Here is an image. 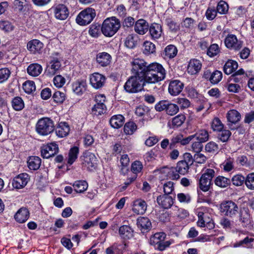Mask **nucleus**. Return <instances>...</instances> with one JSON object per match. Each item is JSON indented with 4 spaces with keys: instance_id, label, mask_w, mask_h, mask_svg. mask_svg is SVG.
<instances>
[{
    "instance_id": "nucleus-39",
    "label": "nucleus",
    "mask_w": 254,
    "mask_h": 254,
    "mask_svg": "<svg viewBox=\"0 0 254 254\" xmlns=\"http://www.w3.org/2000/svg\"><path fill=\"white\" fill-rule=\"evenodd\" d=\"M138 36L136 34H129L126 38L125 46L129 49L134 48L137 45Z\"/></svg>"
},
{
    "instance_id": "nucleus-43",
    "label": "nucleus",
    "mask_w": 254,
    "mask_h": 254,
    "mask_svg": "<svg viewBox=\"0 0 254 254\" xmlns=\"http://www.w3.org/2000/svg\"><path fill=\"white\" fill-rule=\"evenodd\" d=\"M143 47V53L146 55L154 54L156 52L155 45L150 41H145Z\"/></svg>"
},
{
    "instance_id": "nucleus-24",
    "label": "nucleus",
    "mask_w": 254,
    "mask_h": 254,
    "mask_svg": "<svg viewBox=\"0 0 254 254\" xmlns=\"http://www.w3.org/2000/svg\"><path fill=\"white\" fill-rule=\"evenodd\" d=\"M146 208L147 204L144 200L138 199L134 201L132 210L135 213L142 214L145 213Z\"/></svg>"
},
{
    "instance_id": "nucleus-49",
    "label": "nucleus",
    "mask_w": 254,
    "mask_h": 254,
    "mask_svg": "<svg viewBox=\"0 0 254 254\" xmlns=\"http://www.w3.org/2000/svg\"><path fill=\"white\" fill-rule=\"evenodd\" d=\"M101 27L100 25L96 23L92 24L89 30V34L93 37H98L100 35Z\"/></svg>"
},
{
    "instance_id": "nucleus-45",
    "label": "nucleus",
    "mask_w": 254,
    "mask_h": 254,
    "mask_svg": "<svg viewBox=\"0 0 254 254\" xmlns=\"http://www.w3.org/2000/svg\"><path fill=\"white\" fill-rule=\"evenodd\" d=\"M12 108L15 111H20L24 107V103L22 99L18 96L15 97L11 101Z\"/></svg>"
},
{
    "instance_id": "nucleus-25",
    "label": "nucleus",
    "mask_w": 254,
    "mask_h": 254,
    "mask_svg": "<svg viewBox=\"0 0 254 254\" xmlns=\"http://www.w3.org/2000/svg\"><path fill=\"white\" fill-rule=\"evenodd\" d=\"M55 129L56 135L61 138L67 136L70 130L68 124L65 122H61Z\"/></svg>"
},
{
    "instance_id": "nucleus-14",
    "label": "nucleus",
    "mask_w": 254,
    "mask_h": 254,
    "mask_svg": "<svg viewBox=\"0 0 254 254\" xmlns=\"http://www.w3.org/2000/svg\"><path fill=\"white\" fill-rule=\"evenodd\" d=\"M227 119L228 122L227 125L231 130L236 129L233 127V125L239 122L241 119L240 113L236 110H231L227 113Z\"/></svg>"
},
{
    "instance_id": "nucleus-56",
    "label": "nucleus",
    "mask_w": 254,
    "mask_h": 254,
    "mask_svg": "<svg viewBox=\"0 0 254 254\" xmlns=\"http://www.w3.org/2000/svg\"><path fill=\"white\" fill-rule=\"evenodd\" d=\"M205 150L209 153L218 152L219 150V147L218 144L213 141L208 142L205 147Z\"/></svg>"
},
{
    "instance_id": "nucleus-42",
    "label": "nucleus",
    "mask_w": 254,
    "mask_h": 254,
    "mask_svg": "<svg viewBox=\"0 0 254 254\" xmlns=\"http://www.w3.org/2000/svg\"><path fill=\"white\" fill-rule=\"evenodd\" d=\"M166 234L164 233H157L151 236L150 239V244L154 246L164 241Z\"/></svg>"
},
{
    "instance_id": "nucleus-5",
    "label": "nucleus",
    "mask_w": 254,
    "mask_h": 254,
    "mask_svg": "<svg viewBox=\"0 0 254 254\" xmlns=\"http://www.w3.org/2000/svg\"><path fill=\"white\" fill-rule=\"evenodd\" d=\"M131 72L135 76L145 78L147 72L149 64L142 59H135L131 63Z\"/></svg>"
},
{
    "instance_id": "nucleus-47",
    "label": "nucleus",
    "mask_w": 254,
    "mask_h": 254,
    "mask_svg": "<svg viewBox=\"0 0 254 254\" xmlns=\"http://www.w3.org/2000/svg\"><path fill=\"white\" fill-rule=\"evenodd\" d=\"M176 168L180 174L185 175L188 173L190 166L185 161H180L178 162Z\"/></svg>"
},
{
    "instance_id": "nucleus-54",
    "label": "nucleus",
    "mask_w": 254,
    "mask_h": 254,
    "mask_svg": "<svg viewBox=\"0 0 254 254\" xmlns=\"http://www.w3.org/2000/svg\"><path fill=\"white\" fill-rule=\"evenodd\" d=\"M220 133L218 135V138L223 142H226L228 141L231 135V131L228 129H222L219 131Z\"/></svg>"
},
{
    "instance_id": "nucleus-13",
    "label": "nucleus",
    "mask_w": 254,
    "mask_h": 254,
    "mask_svg": "<svg viewBox=\"0 0 254 254\" xmlns=\"http://www.w3.org/2000/svg\"><path fill=\"white\" fill-rule=\"evenodd\" d=\"M29 181V175L27 173H22L14 178L12 185L14 188L20 189L24 188Z\"/></svg>"
},
{
    "instance_id": "nucleus-28",
    "label": "nucleus",
    "mask_w": 254,
    "mask_h": 254,
    "mask_svg": "<svg viewBox=\"0 0 254 254\" xmlns=\"http://www.w3.org/2000/svg\"><path fill=\"white\" fill-rule=\"evenodd\" d=\"M111 56L106 52L99 53L96 56V61L99 64L102 66L108 65L111 61Z\"/></svg>"
},
{
    "instance_id": "nucleus-44",
    "label": "nucleus",
    "mask_w": 254,
    "mask_h": 254,
    "mask_svg": "<svg viewBox=\"0 0 254 254\" xmlns=\"http://www.w3.org/2000/svg\"><path fill=\"white\" fill-rule=\"evenodd\" d=\"M178 50L177 48L173 45L167 46L164 50V55L166 58L173 59L177 54Z\"/></svg>"
},
{
    "instance_id": "nucleus-17",
    "label": "nucleus",
    "mask_w": 254,
    "mask_h": 254,
    "mask_svg": "<svg viewBox=\"0 0 254 254\" xmlns=\"http://www.w3.org/2000/svg\"><path fill=\"white\" fill-rule=\"evenodd\" d=\"M191 136H188L186 138L183 137L182 134H178L174 135L170 143V148L172 149L175 147L177 143H180L181 145H185L190 143L191 140Z\"/></svg>"
},
{
    "instance_id": "nucleus-57",
    "label": "nucleus",
    "mask_w": 254,
    "mask_h": 254,
    "mask_svg": "<svg viewBox=\"0 0 254 254\" xmlns=\"http://www.w3.org/2000/svg\"><path fill=\"white\" fill-rule=\"evenodd\" d=\"M228 4L223 0H220L217 4V11L221 14H225L228 11Z\"/></svg>"
},
{
    "instance_id": "nucleus-8",
    "label": "nucleus",
    "mask_w": 254,
    "mask_h": 254,
    "mask_svg": "<svg viewBox=\"0 0 254 254\" xmlns=\"http://www.w3.org/2000/svg\"><path fill=\"white\" fill-rule=\"evenodd\" d=\"M220 210L225 215L234 218L239 212V207L234 202L229 200L224 201L220 204Z\"/></svg>"
},
{
    "instance_id": "nucleus-58",
    "label": "nucleus",
    "mask_w": 254,
    "mask_h": 254,
    "mask_svg": "<svg viewBox=\"0 0 254 254\" xmlns=\"http://www.w3.org/2000/svg\"><path fill=\"white\" fill-rule=\"evenodd\" d=\"M143 169V165L140 161H134L131 166V171L133 173V175H136L141 172Z\"/></svg>"
},
{
    "instance_id": "nucleus-27",
    "label": "nucleus",
    "mask_w": 254,
    "mask_h": 254,
    "mask_svg": "<svg viewBox=\"0 0 254 254\" xmlns=\"http://www.w3.org/2000/svg\"><path fill=\"white\" fill-rule=\"evenodd\" d=\"M149 33L153 39H158L163 33L162 28L161 25L158 23H152L149 27Z\"/></svg>"
},
{
    "instance_id": "nucleus-64",
    "label": "nucleus",
    "mask_w": 254,
    "mask_h": 254,
    "mask_svg": "<svg viewBox=\"0 0 254 254\" xmlns=\"http://www.w3.org/2000/svg\"><path fill=\"white\" fill-rule=\"evenodd\" d=\"M10 71L7 68H2L0 69V83H2L8 79L10 75Z\"/></svg>"
},
{
    "instance_id": "nucleus-6",
    "label": "nucleus",
    "mask_w": 254,
    "mask_h": 254,
    "mask_svg": "<svg viewBox=\"0 0 254 254\" xmlns=\"http://www.w3.org/2000/svg\"><path fill=\"white\" fill-rule=\"evenodd\" d=\"M96 16L94 8L88 7L81 11L77 15L76 21L80 25H85L90 23Z\"/></svg>"
},
{
    "instance_id": "nucleus-15",
    "label": "nucleus",
    "mask_w": 254,
    "mask_h": 254,
    "mask_svg": "<svg viewBox=\"0 0 254 254\" xmlns=\"http://www.w3.org/2000/svg\"><path fill=\"white\" fill-rule=\"evenodd\" d=\"M226 46L235 50H239L242 47V42L238 41L235 35H228L225 40Z\"/></svg>"
},
{
    "instance_id": "nucleus-22",
    "label": "nucleus",
    "mask_w": 254,
    "mask_h": 254,
    "mask_svg": "<svg viewBox=\"0 0 254 254\" xmlns=\"http://www.w3.org/2000/svg\"><path fill=\"white\" fill-rule=\"evenodd\" d=\"M55 17L60 20H64L68 16V10L64 4H59L54 8Z\"/></svg>"
},
{
    "instance_id": "nucleus-38",
    "label": "nucleus",
    "mask_w": 254,
    "mask_h": 254,
    "mask_svg": "<svg viewBox=\"0 0 254 254\" xmlns=\"http://www.w3.org/2000/svg\"><path fill=\"white\" fill-rule=\"evenodd\" d=\"M189 136H191V140L195 138L197 140L201 142H206L209 138L208 132L205 129L200 130L195 134L190 135Z\"/></svg>"
},
{
    "instance_id": "nucleus-9",
    "label": "nucleus",
    "mask_w": 254,
    "mask_h": 254,
    "mask_svg": "<svg viewBox=\"0 0 254 254\" xmlns=\"http://www.w3.org/2000/svg\"><path fill=\"white\" fill-rule=\"evenodd\" d=\"M50 62L46 69V73L49 76H53L61 66V58L58 53L53 54L50 57Z\"/></svg>"
},
{
    "instance_id": "nucleus-48",
    "label": "nucleus",
    "mask_w": 254,
    "mask_h": 254,
    "mask_svg": "<svg viewBox=\"0 0 254 254\" xmlns=\"http://www.w3.org/2000/svg\"><path fill=\"white\" fill-rule=\"evenodd\" d=\"M106 111V106L104 104L96 103L92 108V113L96 115L99 116L103 114Z\"/></svg>"
},
{
    "instance_id": "nucleus-7",
    "label": "nucleus",
    "mask_w": 254,
    "mask_h": 254,
    "mask_svg": "<svg viewBox=\"0 0 254 254\" xmlns=\"http://www.w3.org/2000/svg\"><path fill=\"white\" fill-rule=\"evenodd\" d=\"M215 173L213 169H207L202 174L199 181V187L201 190L207 191L209 190Z\"/></svg>"
},
{
    "instance_id": "nucleus-11",
    "label": "nucleus",
    "mask_w": 254,
    "mask_h": 254,
    "mask_svg": "<svg viewBox=\"0 0 254 254\" xmlns=\"http://www.w3.org/2000/svg\"><path fill=\"white\" fill-rule=\"evenodd\" d=\"M59 152L58 145L55 142L43 145L41 147V156L44 158H49L55 156Z\"/></svg>"
},
{
    "instance_id": "nucleus-3",
    "label": "nucleus",
    "mask_w": 254,
    "mask_h": 254,
    "mask_svg": "<svg viewBox=\"0 0 254 254\" xmlns=\"http://www.w3.org/2000/svg\"><path fill=\"white\" fill-rule=\"evenodd\" d=\"M146 84L143 78L137 76H130L125 83L124 88L129 93H135L141 91Z\"/></svg>"
},
{
    "instance_id": "nucleus-21",
    "label": "nucleus",
    "mask_w": 254,
    "mask_h": 254,
    "mask_svg": "<svg viewBox=\"0 0 254 254\" xmlns=\"http://www.w3.org/2000/svg\"><path fill=\"white\" fill-rule=\"evenodd\" d=\"M136 224L142 233H146L152 227L151 223L147 217H139L137 219Z\"/></svg>"
},
{
    "instance_id": "nucleus-37",
    "label": "nucleus",
    "mask_w": 254,
    "mask_h": 254,
    "mask_svg": "<svg viewBox=\"0 0 254 254\" xmlns=\"http://www.w3.org/2000/svg\"><path fill=\"white\" fill-rule=\"evenodd\" d=\"M215 185L221 188H225L229 186L231 184L230 179L224 176H218L214 179Z\"/></svg>"
},
{
    "instance_id": "nucleus-36",
    "label": "nucleus",
    "mask_w": 254,
    "mask_h": 254,
    "mask_svg": "<svg viewBox=\"0 0 254 254\" xmlns=\"http://www.w3.org/2000/svg\"><path fill=\"white\" fill-rule=\"evenodd\" d=\"M237 62L233 60H228L225 64L223 68L224 72L226 74H230L237 69Z\"/></svg>"
},
{
    "instance_id": "nucleus-16",
    "label": "nucleus",
    "mask_w": 254,
    "mask_h": 254,
    "mask_svg": "<svg viewBox=\"0 0 254 254\" xmlns=\"http://www.w3.org/2000/svg\"><path fill=\"white\" fill-rule=\"evenodd\" d=\"M87 83L85 79H79L72 83L73 92L78 95H82L87 89Z\"/></svg>"
},
{
    "instance_id": "nucleus-62",
    "label": "nucleus",
    "mask_w": 254,
    "mask_h": 254,
    "mask_svg": "<svg viewBox=\"0 0 254 254\" xmlns=\"http://www.w3.org/2000/svg\"><path fill=\"white\" fill-rule=\"evenodd\" d=\"M211 127L214 131H221L223 129L224 125L218 118H215L212 121Z\"/></svg>"
},
{
    "instance_id": "nucleus-18",
    "label": "nucleus",
    "mask_w": 254,
    "mask_h": 254,
    "mask_svg": "<svg viewBox=\"0 0 254 254\" xmlns=\"http://www.w3.org/2000/svg\"><path fill=\"white\" fill-rule=\"evenodd\" d=\"M158 204L164 209L170 208L174 203L173 198L167 194L160 195L157 198Z\"/></svg>"
},
{
    "instance_id": "nucleus-63",
    "label": "nucleus",
    "mask_w": 254,
    "mask_h": 254,
    "mask_svg": "<svg viewBox=\"0 0 254 254\" xmlns=\"http://www.w3.org/2000/svg\"><path fill=\"white\" fill-rule=\"evenodd\" d=\"M53 98L55 102L62 103L65 100V95L64 92L57 91L54 93Z\"/></svg>"
},
{
    "instance_id": "nucleus-30",
    "label": "nucleus",
    "mask_w": 254,
    "mask_h": 254,
    "mask_svg": "<svg viewBox=\"0 0 254 254\" xmlns=\"http://www.w3.org/2000/svg\"><path fill=\"white\" fill-rule=\"evenodd\" d=\"M29 212L26 208H21L14 215L15 219L19 223L25 222L28 218Z\"/></svg>"
},
{
    "instance_id": "nucleus-59",
    "label": "nucleus",
    "mask_w": 254,
    "mask_h": 254,
    "mask_svg": "<svg viewBox=\"0 0 254 254\" xmlns=\"http://www.w3.org/2000/svg\"><path fill=\"white\" fill-rule=\"evenodd\" d=\"M136 129V126L132 122L127 123L124 126V131L127 134H132Z\"/></svg>"
},
{
    "instance_id": "nucleus-10",
    "label": "nucleus",
    "mask_w": 254,
    "mask_h": 254,
    "mask_svg": "<svg viewBox=\"0 0 254 254\" xmlns=\"http://www.w3.org/2000/svg\"><path fill=\"white\" fill-rule=\"evenodd\" d=\"M82 165L89 170L95 169L97 165V159L94 154L89 151H85L80 157Z\"/></svg>"
},
{
    "instance_id": "nucleus-33",
    "label": "nucleus",
    "mask_w": 254,
    "mask_h": 254,
    "mask_svg": "<svg viewBox=\"0 0 254 254\" xmlns=\"http://www.w3.org/2000/svg\"><path fill=\"white\" fill-rule=\"evenodd\" d=\"M239 221L242 223L247 225L250 222L251 215L248 208L243 207L239 211Z\"/></svg>"
},
{
    "instance_id": "nucleus-53",
    "label": "nucleus",
    "mask_w": 254,
    "mask_h": 254,
    "mask_svg": "<svg viewBox=\"0 0 254 254\" xmlns=\"http://www.w3.org/2000/svg\"><path fill=\"white\" fill-rule=\"evenodd\" d=\"M23 89L26 93L31 94L36 90L35 83L32 81H27L23 83Z\"/></svg>"
},
{
    "instance_id": "nucleus-50",
    "label": "nucleus",
    "mask_w": 254,
    "mask_h": 254,
    "mask_svg": "<svg viewBox=\"0 0 254 254\" xmlns=\"http://www.w3.org/2000/svg\"><path fill=\"white\" fill-rule=\"evenodd\" d=\"M165 23L169 27L170 30L173 32H176L180 29L179 24L175 22L171 18H167L165 20Z\"/></svg>"
},
{
    "instance_id": "nucleus-46",
    "label": "nucleus",
    "mask_w": 254,
    "mask_h": 254,
    "mask_svg": "<svg viewBox=\"0 0 254 254\" xmlns=\"http://www.w3.org/2000/svg\"><path fill=\"white\" fill-rule=\"evenodd\" d=\"M231 180L233 185L239 187L242 186L244 183L245 184L246 177L242 174H237L233 176Z\"/></svg>"
},
{
    "instance_id": "nucleus-60",
    "label": "nucleus",
    "mask_w": 254,
    "mask_h": 254,
    "mask_svg": "<svg viewBox=\"0 0 254 254\" xmlns=\"http://www.w3.org/2000/svg\"><path fill=\"white\" fill-rule=\"evenodd\" d=\"M245 185L251 190H254V173L249 174L246 177Z\"/></svg>"
},
{
    "instance_id": "nucleus-29",
    "label": "nucleus",
    "mask_w": 254,
    "mask_h": 254,
    "mask_svg": "<svg viewBox=\"0 0 254 254\" xmlns=\"http://www.w3.org/2000/svg\"><path fill=\"white\" fill-rule=\"evenodd\" d=\"M119 234L124 239H130L133 236V230L129 226L123 225L119 228Z\"/></svg>"
},
{
    "instance_id": "nucleus-2",
    "label": "nucleus",
    "mask_w": 254,
    "mask_h": 254,
    "mask_svg": "<svg viewBox=\"0 0 254 254\" xmlns=\"http://www.w3.org/2000/svg\"><path fill=\"white\" fill-rule=\"evenodd\" d=\"M121 27L119 19L115 16L106 18L101 26V32L106 37H111L114 35Z\"/></svg>"
},
{
    "instance_id": "nucleus-1",
    "label": "nucleus",
    "mask_w": 254,
    "mask_h": 254,
    "mask_svg": "<svg viewBox=\"0 0 254 254\" xmlns=\"http://www.w3.org/2000/svg\"><path fill=\"white\" fill-rule=\"evenodd\" d=\"M166 74V71L161 64L153 63L149 64L147 72L143 78L146 84H155L164 80Z\"/></svg>"
},
{
    "instance_id": "nucleus-55",
    "label": "nucleus",
    "mask_w": 254,
    "mask_h": 254,
    "mask_svg": "<svg viewBox=\"0 0 254 254\" xmlns=\"http://www.w3.org/2000/svg\"><path fill=\"white\" fill-rule=\"evenodd\" d=\"M179 111V107L178 105L175 104L168 102L167 108L166 109V113L169 115L173 116L177 114Z\"/></svg>"
},
{
    "instance_id": "nucleus-19",
    "label": "nucleus",
    "mask_w": 254,
    "mask_h": 254,
    "mask_svg": "<svg viewBox=\"0 0 254 254\" xmlns=\"http://www.w3.org/2000/svg\"><path fill=\"white\" fill-rule=\"evenodd\" d=\"M184 87V84L179 80H175L170 82L168 91L172 96H176L180 94Z\"/></svg>"
},
{
    "instance_id": "nucleus-31",
    "label": "nucleus",
    "mask_w": 254,
    "mask_h": 254,
    "mask_svg": "<svg viewBox=\"0 0 254 254\" xmlns=\"http://www.w3.org/2000/svg\"><path fill=\"white\" fill-rule=\"evenodd\" d=\"M28 168L31 170H37L41 164V159L40 157L32 156L29 157L27 160Z\"/></svg>"
},
{
    "instance_id": "nucleus-61",
    "label": "nucleus",
    "mask_w": 254,
    "mask_h": 254,
    "mask_svg": "<svg viewBox=\"0 0 254 254\" xmlns=\"http://www.w3.org/2000/svg\"><path fill=\"white\" fill-rule=\"evenodd\" d=\"M222 78V73L219 70L214 71L209 78L210 81L213 84L218 83Z\"/></svg>"
},
{
    "instance_id": "nucleus-23",
    "label": "nucleus",
    "mask_w": 254,
    "mask_h": 254,
    "mask_svg": "<svg viewBox=\"0 0 254 254\" xmlns=\"http://www.w3.org/2000/svg\"><path fill=\"white\" fill-rule=\"evenodd\" d=\"M148 23L144 19H140L136 21L134 29L136 33L140 35H144L148 30Z\"/></svg>"
},
{
    "instance_id": "nucleus-32",
    "label": "nucleus",
    "mask_w": 254,
    "mask_h": 254,
    "mask_svg": "<svg viewBox=\"0 0 254 254\" xmlns=\"http://www.w3.org/2000/svg\"><path fill=\"white\" fill-rule=\"evenodd\" d=\"M43 70L42 66L37 63L30 64L27 68V73L31 76L36 77L39 75Z\"/></svg>"
},
{
    "instance_id": "nucleus-34",
    "label": "nucleus",
    "mask_w": 254,
    "mask_h": 254,
    "mask_svg": "<svg viewBox=\"0 0 254 254\" xmlns=\"http://www.w3.org/2000/svg\"><path fill=\"white\" fill-rule=\"evenodd\" d=\"M124 122V117L121 115H117L112 117L110 120V124L114 128H119L123 126Z\"/></svg>"
},
{
    "instance_id": "nucleus-20",
    "label": "nucleus",
    "mask_w": 254,
    "mask_h": 254,
    "mask_svg": "<svg viewBox=\"0 0 254 254\" xmlns=\"http://www.w3.org/2000/svg\"><path fill=\"white\" fill-rule=\"evenodd\" d=\"M43 48V44L39 40L33 39L28 42L27 49L33 54L40 53Z\"/></svg>"
},
{
    "instance_id": "nucleus-35",
    "label": "nucleus",
    "mask_w": 254,
    "mask_h": 254,
    "mask_svg": "<svg viewBox=\"0 0 254 254\" xmlns=\"http://www.w3.org/2000/svg\"><path fill=\"white\" fill-rule=\"evenodd\" d=\"M162 172L166 174L167 177L171 180H177L180 178L179 173L175 167H164Z\"/></svg>"
},
{
    "instance_id": "nucleus-52",
    "label": "nucleus",
    "mask_w": 254,
    "mask_h": 254,
    "mask_svg": "<svg viewBox=\"0 0 254 254\" xmlns=\"http://www.w3.org/2000/svg\"><path fill=\"white\" fill-rule=\"evenodd\" d=\"M186 120L185 115L183 114H179L173 118L172 121V123L173 127H179L182 125Z\"/></svg>"
},
{
    "instance_id": "nucleus-41",
    "label": "nucleus",
    "mask_w": 254,
    "mask_h": 254,
    "mask_svg": "<svg viewBox=\"0 0 254 254\" xmlns=\"http://www.w3.org/2000/svg\"><path fill=\"white\" fill-rule=\"evenodd\" d=\"M72 186L76 192L81 193L87 189L88 184L85 181L79 180L75 181Z\"/></svg>"
},
{
    "instance_id": "nucleus-4",
    "label": "nucleus",
    "mask_w": 254,
    "mask_h": 254,
    "mask_svg": "<svg viewBox=\"0 0 254 254\" xmlns=\"http://www.w3.org/2000/svg\"><path fill=\"white\" fill-rule=\"evenodd\" d=\"M54 130V122L50 118L45 117L39 119L36 125V130L41 135H48Z\"/></svg>"
},
{
    "instance_id": "nucleus-26",
    "label": "nucleus",
    "mask_w": 254,
    "mask_h": 254,
    "mask_svg": "<svg viewBox=\"0 0 254 254\" xmlns=\"http://www.w3.org/2000/svg\"><path fill=\"white\" fill-rule=\"evenodd\" d=\"M201 66V64L199 60H191L188 66V72L191 75L195 74L200 70Z\"/></svg>"
},
{
    "instance_id": "nucleus-12",
    "label": "nucleus",
    "mask_w": 254,
    "mask_h": 254,
    "mask_svg": "<svg viewBox=\"0 0 254 254\" xmlns=\"http://www.w3.org/2000/svg\"><path fill=\"white\" fill-rule=\"evenodd\" d=\"M106 81V77L104 75L95 72L90 76V83L91 86L95 89H98L102 87Z\"/></svg>"
},
{
    "instance_id": "nucleus-51",
    "label": "nucleus",
    "mask_w": 254,
    "mask_h": 254,
    "mask_svg": "<svg viewBox=\"0 0 254 254\" xmlns=\"http://www.w3.org/2000/svg\"><path fill=\"white\" fill-rule=\"evenodd\" d=\"M14 26L8 21H0V29L5 32H9L14 29Z\"/></svg>"
},
{
    "instance_id": "nucleus-40",
    "label": "nucleus",
    "mask_w": 254,
    "mask_h": 254,
    "mask_svg": "<svg viewBox=\"0 0 254 254\" xmlns=\"http://www.w3.org/2000/svg\"><path fill=\"white\" fill-rule=\"evenodd\" d=\"M79 153V148L77 146L71 147L68 154L67 164L72 165L77 159Z\"/></svg>"
}]
</instances>
